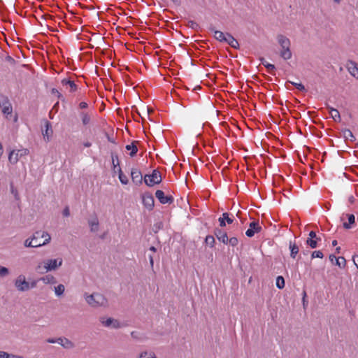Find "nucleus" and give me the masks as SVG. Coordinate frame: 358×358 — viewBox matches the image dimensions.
I'll use <instances>...</instances> for the list:
<instances>
[{
    "label": "nucleus",
    "instance_id": "nucleus-43",
    "mask_svg": "<svg viewBox=\"0 0 358 358\" xmlns=\"http://www.w3.org/2000/svg\"><path fill=\"white\" fill-rule=\"evenodd\" d=\"M223 218L225 220V222H227L228 224L233 223V220L229 217V214L227 213H224L222 214Z\"/></svg>",
    "mask_w": 358,
    "mask_h": 358
},
{
    "label": "nucleus",
    "instance_id": "nucleus-40",
    "mask_svg": "<svg viewBox=\"0 0 358 358\" xmlns=\"http://www.w3.org/2000/svg\"><path fill=\"white\" fill-rule=\"evenodd\" d=\"M289 83L292 85H293L294 86H295L297 90H299L300 91L305 90V87L301 83H294V82H292V81H289Z\"/></svg>",
    "mask_w": 358,
    "mask_h": 358
},
{
    "label": "nucleus",
    "instance_id": "nucleus-31",
    "mask_svg": "<svg viewBox=\"0 0 358 358\" xmlns=\"http://www.w3.org/2000/svg\"><path fill=\"white\" fill-rule=\"evenodd\" d=\"M118 171V173H119V179H120V181L121 182L122 184L123 185H127L128 184V182H129V180L127 177V176H125L120 168H118L117 169Z\"/></svg>",
    "mask_w": 358,
    "mask_h": 358
},
{
    "label": "nucleus",
    "instance_id": "nucleus-6",
    "mask_svg": "<svg viewBox=\"0 0 358 358\" xmlns=\"http://www.w3.org/2000/svg\"><path fill=\"white\" fill-rule=\"evenodd\" d=\"M162 180L161 173L157 170H154L151 174H147L144 177V182L149 187L159 184Z\"/></svg>",
    "mask_w": 358,
    "mask_h": 358
},
{
    "label": "nucleus",
    "instance_id": "nucleus-21",
    "mask_svg": "<svg viewBox=\"0 0 358 358\" xmlns=\"http://www.w3.org/2000/svg\"><path fill=\"white\" fill-rule=\"evenodd\" d=\"M215 236L220 241L224 244L228 243V236L225 232L222 231L221 230H217L215 231Z\"/></svg>",
    "mask_w": 358,
    "mask_h": 358
},
{
    "label": "nucleus",
    "instance_id": "nucleus-33",
    "mask_svg": "<svg viewBox=\"0 0 358 358\" xmlns=\"http://www.w3.org/2000/svg\"><path fill=\"white\" fill-rule=\"evenodd\" d=\"M348 223L344 222L343 227L345 229H350L351 228L350 224H353L355 222V217L354 215H352V214L348 215Z\"/></svg>",
    "mask_w": 358,
    "mask_h": 358
},
{
    "label": "nucleus",
    "instance_id": "nucleus-28",
    "mask_svg": "<svg viewBox=\"0 0 358 358\" xmlns=\"http://www.w3.org/2000/svg\"><path fill=\"white\" fill-rule=\"evenodd\" d=\"M289 249H290V256L292 257V258H295L296 255L298 254L299 252V248L298 246L296 245V243H293L292 242L289 243Z\"/></svg>",
    "mask_w": 358,
    "mask_h": 358
},
{
    "label": "nucleus",
    "instance_id": "nucleus-10",
    "mask_svg": "<svg viewBox=\"0 0 358 358\" xmlns=\"http://www.w3.org/2000/svg\"><path fill=\"white\" fill-rule=\"evenodd\" d=\"M262 227L258 222L253 221L249 225V229L246 231L245 234L248 237H252L256 233L261 231Z\"/></svg>",
    "mask_w": 358,
    "mask_h": 358
},
{
    "label": "nucleus",
    "instance_id": "nucleus-25",
    "mask_svg": "<svg viewBox=\"0 0 358 358\" xmlns=\"http://www.w3.org/2000/svg\"><path fill=\"white\" fill-rule=\"evenodd\" d=\"M212 31L214 33V37L216 40H217L220 42L224 41L226 36H227V33L224 34L221 31L215 30L213 29H212Z\"/></svg>",
    "mask_w": 358,
    "mask_h": 358
},
{
    "label": "nucleus",
    "instance_id": "nucleus-59",
    "mask_svg": "<svg viewBox=\"0 0 358 358\" xmlns=\"http://www.w3.org/2000/svg\"><path fill=\"white\" fill-rule=\"evenodd\" d=\"M337 245V241L334 240L332 241V245L336 246Z\"/></svg>",
    "mask_w": 358,
    "mask_h": 358
},
{
    "label": "nucleus",
    "instance_id": "nucleus-5",
    "mask_svg": "<svg viewBox=\"0 0 358 358\" xmlns=\"http://www.w3.org/2000/svg\"><path fill=\"white\" fill-rule=\"evenodd\" d=\"M99 322L106 328L118 329L124 327L120 321L111 317L102 316L99 318Z\"/></svg>",
    "mask_w": 358,
    "mask_h": 358
},
{
    "label": "nucleus",
    "instance_id": "nucleus-16",
    "mask_svg": "<svg viewBox=\"0 0 358 358\" xmlns=\"http://www.w3.org/2000/svg\"><path fill=\"white\" fill-rule=\"evenodd\" d=\"M224 42L227 43L231 47H232L235 49L239 48V43H238V41L236 38H234V36L229 33H227V36H226V38Z\"/></svg>",
    "mask_w": 358,
    "mask_h": 358
},
{
    "label": "nucleus",
    "instance_id": "nucleus-44",
    "mask_svg": "<svg viewBox=\"0 0 358 358\" xmlns=\"http://www.w3.org/2000/svg\"><path fill=\"white\" fill-rule=\"evenodd\" d=\"M112 162H113V165L114 166V171H115V169L117 168V166H118L119 163H118V159L117 157H116V159H115L114 157H113V159H112Z\"/></svg>",
    "mask_w": 358,
    "mask_h": 358
},
{
    "label": "nucleus",
    "instance_id": "nucleus-41",
    "mask_svg": "<svg viewBox=\"0 0 358 358\" xmlns=\"http://www.w3.org/2000/svg\"><path fill=\"white\" fill-rule=\"evenodd\" d=\"M324 255H323V253L321 252V251H314L312 255H311V257L312 258H323Z\"/></svg>",
    "mask_w": 358,
    "mask_h": 358
},
{
    "label": "nucleus",
    "instance_id": "nucleus-4",
    "mask_svg": "<svg viewBox=\"0 0 358 358\" xmlns=\"http://www.w3.org/2000/svg\"><path fill=\"white\" fill-rule=\"evenodd\" d=\"M14 286L18 292H27L36 287V282L29 283L24 274L18 275L14 280Z\"/></svg>",
    "mask_w": 358,
    "mask_h": 358
},
{
    "label": "nucleus",
    "instance_id": "nucleus-50",
    "mask_svg": "<svg viewBox=\"0 0 358 358\" xmlns=\"http://www.w3.org/2000/svg\"><path fill=\"white\" fill-rule=\"evenodd\" d=\"M353 262L355 264V266H357V268H358V255L353 257Z\"/></svg>",
    "mask_w": 358,
    "mask_h": 358
},
{
    "label": "nucleus",
    "instance_id": "nucleus-9",
    "mask_svg": "<svg viewBox=\"0 0 358 358\" xmlns=\"http://www.w3.org/2000/svg\"><path fill=\"white\" fill-rule=\"evenodd\" d=\"M45 128L42 129V135L45 142H49L52 136L53 131L50 122L45 121Z\"/></svg>",
    "mask_w": 358,
    "mask_h": 358
},
{
    "label": "nucleus",
    "instance_id": "nucleus-24",
    "mask_svg": "<svg viewBox=\"0 0 358 358\" xmlns=\"http://www.w3.org/2000/svg\"><path fill=\"white\" fill-rule=\"evenodd\" d=\"M24 246L25 248H38L40 244L39 243H34V238L30 236L24 240Z\"/></svg>",
    "mask_w": 358,
    "mask_h": 358
},
{
    "label": "nucleus",
    "instance_id": "nucleus-39",
    "mask_svg": "<svg viewBox=\"0 0 358 358\" xmlns=\"http://www.w3.org/2000/svg\"><path fill=\"white\" fill-rule=\"evenodd\" d=\"M39 235L40 231H37L31 236V238H34V243H42L41 241H39Z\"/></svg>",
    "mask_w": 358,
    "mask_h": 358
},
{
    "label": "nucleus",
    "instance_id": "nucleus-48",
    "mask_svg": "<svg viewBox=\"0 0 358 358\" xmlns=\"http://www.w3.org/2000/svg\"><path fill=\"white\" fill-rule=\"evenodd\" d=\"M219 222L221 227H224L226 225L225 220L223 218V217L219 218Z\"/></svg>",
    "mask_w": 358,
    "mask_h": 358
},
{
    "label": "nucleus",
    "instance_id": "nucleus-60",
    "mask_svg": "<svg viewBox=\"0 0 358 358\" xmlns=\"http://www.w3.org/2000/svg\"><path fill=\"white\" fill-rule=\"evenodd\" d=\"M340 249H341V248H340V247H338V248H337L336 249V252H337L338 253H339V252H340Z\"/></svg>",
    "mask_w": 358,
    "mask_h": 358
},
{
    "label": "nucleus",
    "instance_id": "nucleus-14",
    "mask_svg": "<svg viewBox=\"0 0 358 358\" xmlns=\"http://www.w3.org/2000/svg\"><path fill=\"white\" fill-rule=\"evenodd\" d=\"M347 69L351 76L358 79V66L355 62H348L347 64Z\"/></svg>",
    "mask_w": 358,
    "mask_h": 358
},
{
    "label": "nucleus",
    "instance_id": "nucleus-35",
    "mask_svg": "<svg viewBox=\"0 0 358 358\" xmlns=\"http://www.w3.org/2000/svg\"><path fill=\"white\" fill-rule=\"evenodd\" d=\"M276 287L279 289H282L285 287V280L282 276H278L275 282Z\"/></svg>",
    "mask_w": 358,
    "mask_h": 358
},
{
    "label": "nucleus",
    "instance_id": "nucleus-30",
    "mask_svg": "<svg viewBox=\"0 0 358 358\" xmlns=\"http://www.w3.org/2000/svg\"><path fill=\"white\" fill-rule=\"evenodd\" d=\"M10 271L8 268L0 265V278H4L10 275Z\"/></svg>",
    "mask_w": 358,
    "mask_h": 358
},
{
    "label": "nucleus",
    "instance_id": "nucleus-58",
    "mask_svg": "<svg viewBox=\"0 0 358 358\" xmlns=\"http://www.w3.org/2000/svg\"><path fill=\"white\" fill-rule=\"evenodd\" d=\"M335 3L339 4L342 0H332Z\"/></svg>",
    "mask_w": 358,
    "mask_h": 358
},
{
    "label": "nucleus",
    "instance_id": "nucleus-37",
    "mask_svg": "<svg viewBox=\"0 0 358 358\" xmlns=\"http://www.w3.org/2000/svg\"><path fill=\"white\" fill-rule=\"evenodd\" d=\"M318 239H312V238H308L306 241V243L311 248H317V242Z\"/></svg>",
    "mask_w": 358,
    "mask_h": 358
},
{
    "label": "nucleus",
    "instance_id": "nucleus-61",
    "mask_svg": "<svg viewBox=\"0 0 358 358\" xmlns=\"http://www.w3.org/2000/svg\"><path fill=\"white\" fill-rule=\"evenodd\" d=\"M306 292H304V293H303V302L305 301V296H306Z\"/></svg>",
    "mask_w": 358,
    "mask_h": 358
},
{
    "label": "nucleus",
    "instance_id": "nucleus-15",
    "mask_svg": "<svg viewBox=\"0 0 358 358\" xmlns=\"http://www.w3.org/2000/svg\"><path fill=\"white\" fill-rule=\"evenodd\" d=\"M58 344L61 345L65 349H72L75 346L71 341L64 337L58 338Z\"/></svg>",
    "mask_w": 358,
    "mask_h": 358
},
{
    "label": "nucleus",
    "instance_id": "nucleus-49",
    "mask_svg": "<svg viewBox=\"0 0 358 358\" xmlns=\"http://www.w3.org/2000/svg\"><path fill=\"white\" fill-rule=\"evenodd\" d=\"M47 342L49 343H58V338H57V339L48 338L47 340Z\"/></svg>",
    "mask_w": 358,
    "mask_h": 358
},
{
    "label": "nucleus",
    "instance_id": "nucleus-22",
    "mask_svg": "<svg viewBox=\"0 0 358 358\" xmlns=\"http://www.w3.org/2000/svg\"><path fill=\"white\" fill-rule=\"evenodd\" d=\"M62 83L64 86L69 87V91L71 92H73L77 90V86L73 81L64 79V80H62Z\"/></svg>",
    "mask_w": 358,
    "mask_h": 358
},
{
    "label": "nucleus",
    "instance_id": "nucleus-55",
    "mask_svg": "<svg viewBox=\"0 0 358 358\" xmlns=\"http://www.w3.org/2000/svg\"><path fill=\"white\" fill-rule=\"evenodd\" d=\"M9 358H24L22 356L20 355H11Z\"/></svg>",
    "mask_w": 358,
    "mask_h": 358
},
{
    "label": "nucleus",
    "instance_id": "nucleus-54",
    "mask_svg": "<svg viewBox=\"0 0 358 358\" xmlns=\"http://www.w3.org/2000/svg\"><path fill=\"white\" fill-rule=\"evenodd\" d=\"M63 215L66 217L69 215V210L68 208H66L63 211Z\"/></svg>",
    "mask_w": 358,
    "mask_h": 358
},
{
    "label": "nucleus",
    "instance_id": "nucleus-20",
    "mask_svg": "<svg viewBox=\"0 0 358 358\" xmlns=\"http://www.w3.org/2000/svg\"><path fill=\"white\" fill-rule=\"evenodd\" d=\"M329 260L333 262L334 260L336 262V264L340 267H343L345 266V259L344 257H336V256L331 255L329 256Z\"/></svg>",
    "mask_w": 358,
    "mask_h": 358
},
{
    "label": "nucleus",
    "instance_id": "nucleus-7",
    "mask_svg": "<svg viewBox=\"0 0 358 358\" xmlns=\"http://www.w3.org/2000/svg\"><path fill=\"white\" fill-rule=\"evenodd\" d=\"M29 152V150L26 148L13 150L8 155V161L10 164H15L22 157L27 156Z\"/></svg>",
    "mask_w": 358,
    "mask_h": 358
},
{
    "label": "nucleus",
    "instance_id": "nucleus-17",
    "mask_svg": "<svg viewBox=\"0 0 358 358\" xmlns=\"http://www.w3.org/2000/svg\"><path fill=\"white\" fill-rule=\"evenodd\" d=\"M90 230L92 232H96L99 229V223L97 217L94 216L88 220Z\"/></svg>",
    "mask_w": 358,
    "mask_h": 358
},
{
    "label": "nucleus",
    "instance_id": "nucleus-34",
    "mask_svg": "<svg viewBox=\"0 0 358 358\" xmlns=\"http://www.w3.org/2000/svg\"><path fill=\"white\" fill-rule=\"evenodd\" d=\"M80 115L82 122L84 125H87L90 122L91 117L90 115L87 113H82Z\"/></svg>",
    "mask_w": 358,
    "mask_h": 358
},
{
    "label": "nucleus",
    "instance_id": "nucleus-51",
    "mask_svg": "<svg viewBox=\"0 0 358 358\" xmlns=\"http://www.w3.org/2000/svg\"><path fill=\"white\" fill-rule=\"evenodd\" d=\"M149 260H150V266L152 268H153V265H154V260H153V257L152 255H149Z\"/></svg>",
    "mask_w": 358,
    "mask_h": 358
},
{
    "label": "nucleus",
    "instance_id": "nucleus-18",
    "mask_svg": "<svg viewBox=\"0 0 358 358\" xmlns=\"http://www.w3.org/2000/svg\"><path fill=\"white\" fill-rule=\"evenodd\" d=\"M40 238H43L42 243H39L40 247L48 245L51 241V236L48 232L45 231H40Z\"/></svg>",
    "mask_w": 358,
    "mask_h": 358
},
{
    "label": "nucleus",
    "instance_id": "nucleus-46",
    "mask_svg": "<svg viewBox=\"0 0 358 358\" xmlns=\"http://www.w3.org/2000/svg\"><path fill=\"white\" fill-rule=\"evenodd\" d=\"M131 336L134 339H138L140 338L139 333L137 331H132L131 333Z\"/></svg>",
    "mask_w": 358,
    "mask_h": 358
},
{
    "label": "nucleus",
    "instance_id": "nucleus-38",
    "mask_svg": "<svg viewBox=\"0 0 358 358\" xmlns=\"http://www.w3.org/2000/svg\"><path fill=\"white\" fill-rule=\"evenodd\" d=\"M343 135H344V137L347 139H349V138H350L351 140L355 139V136L350 129H345L343 131Z\"/></svg>",
    "mask_w": 358,
    "mask_h": 358
},
{
    "label": "nucleus",
    "instance_id": "nucleus-1",
    "mask_svg": "<svg viewBox=\"0 0 358 358\" xmlns=\"http://www.w3.org/2000/svg\"><path fill=\"white\" fill-rule=\"evenodd\" d=\"M63 264L62 257L47 258L38 263L36 266V271L39 273H45L50 271H55Z\"/></svg>",
    "mask_w": 358,
    "mask_h": 358
},
{
    "label": "nucleus",
    "instance_id": "nucleus-12",
    "mask_svg": "<svg viewBox=\"0 0 358 358\" xmlns=\"http://www.w3.org/2000/svg\"><path fill=\"white\" fill-rule=\"evenodd\" d=\"M142 201L144 206L148 210H152L154 206V198L152 194L146 193L142 196Z\"/></svg>",
    "mask_w": 358,
    "mask_h": 358
},
{
    "label": "nucleus",
    "instance_id": "nucleus-53",
    "mask_svg": "<svg viewBox=\"0 0 358 358\" xmlns=\"http://www.w3.org/2000/svg\"><path fill=\"white\" fill-rule=\"evenodd\" d=\"M79 106L80 108H87V104L85 102H81Z\"/></svg>",
    "mask_w": 358,
    "mask_h": 358
},
{
    "label": "nucleus",
    "instance_id": "nucleus-29",
    "mask_svg": "<svg viewBox=\"0 0 358 358\" xmlns=\"http://www.w3.org/2000/svg\"><path fill=\"white\" fill-rule=\"evenodd\" d=\"M262 64L268 70L269 73L273 74L275 67L273 64L267 62L264 58L261 59Z\"/></svg>",
    "mask_w": 358,
    "mask_h": 358
},
{
    "label": "nucleus",
    "instance_id": "nucleus-56",
    "mask_svg": "<svg viewBox=\"0 0 358 358\" xmlns=\"http://www.w3.org/2000/svg\"><path fill=\"white\" fill-rule=\"evenodd\" d=\"M149 250L153 252H155L157 251L156 248L154 246H151Z\"/></svg>",
    "mask_w": 358,
    "mask_h": 358
},
{
    "label": "nucleus",
    "instance_id": "nucleus-36",
    "mask_svg": "<svg viewBox=\"0 0 358 358\" xmlns=\"http://www.w3.org/2000/svg\"><path fill=\"white\" fill-rule=\"evenodd\" d=\"M206 244L209 245L211 248L214 247L215 238L213 236H207L205 238Z\"/></svg>",
    "mask_w": 358,
    "mask_h": 358
},
{
    "label": "nucleus",
    "instance_id": "nucleus-32",
    "mask_svg": "<svg viewBox=\"0 0 358 358\" xmlns=\"http://www.w3.org/2000/svg\"><path fill=\"white\" fill-rule=\"evenodd\" d=\"M126 149L127 150L131 151L130 152V155L131 157L134 156L136 155V153L137 152V151H138L137 147L136 146V145L134 143H132L131 144L126 145Z\"/></svg>",
    "mask_w": 358,
    "mask_h": 358
},
{
    "label": "nucleus",
    "instance_id": "nucleus-2",
    "mask_svg": "<svg viewBox=\"0 0 358 358\" xmlns=\"http://www.w3.org/2000/svg\"><path fill=\"white\" fill-rule=\"evenodd\" d=\"M84 299L86 303L92 308H106L108 306V301L102 294L94 292L92 294L85 293Z\"/></svg>",
    "mask_w": 358,
    "mask_h": 358
},
{
    "label": "nucleus",
    "instance_id": "nucleus-47",
    "mask_svg": "<svg viewBox=\"0 0 358 358\" xmlns=\"http://www.w3.org/2000/svg\"><path fill=\"white\" fill-rule=\"evenodd\" d=\"M9 357H10V355L7 352L0 351V358H9Z\"/></svg>",
    "mask_w": 358,
    "mask_h": 358
},
{
    "label": "nucleus",
    "instance_id": "nucleus-19",
    "mask_svg": "<svg viewBox=\"0 0 358 358\" xmlns=\"http://www.w3.org/2000/svg\"><path fill=\"white\" fill-rule=\"evenodd\" d=\"M41 281L46 285H53L57 282V280L52 275L48 274L41 278Z\"/></svg>",
    "mask_w": 358,
    "mask_h": 358
},
{
    "label": "nucleus",
    "instance_id": "nucleus-42",
    "mask_svg": "<svg viewBox=\"0 0 358 358\" xmlns=\"http://www.w3.org/2000/svg\"><path fill=\"white\" fill-rule=\"evenodd\" d=\"M228 243H229L231 246H236L238 243V238L236 237H232L231 238H228Z\"/></svg>",
    "mask_w": 358,
    "mask_h": 358
},
{
    "label": "nucleus",
    "instance_id": "nucleus-23",
    "mask_svg": "<svg viewBox=\"0 0 358 358\" xmlns=\"http://www.w3.org/2000/svg\"><path fill=\"white\" fill-rule=\"evenodd\" d=\"M328 108L329 110L330 115L334 120L336 122H340L341 118L338 110L331 107H329Z\"/></svg>",
    "mask_w": 358,
    "mask_h": 358
},
{
    "label": "nucleus",
    "instance_id": "nucleus-11",
    "mask_svg": "<svg viewBox=\"0 0 358 358\" xmlns=\"http://www.w3.org/2000/svg\"><path fill=\"white\" fill-rule=\"evenodd\" d=\"M155 196L163 204L171 203L173 201V198L171 196H166L162 190H157Z\"/></svg>",
    "mask_w": 358,
    "mask_h": 358
},
{
    "label": "nucleus",
    "instance_id": "nucleus-26",
    "mask_svg": "<svg viewBox=\"0 0 358 358\" xmlns=\"http://www.w3.org/2000/svg\"><path fill=\"white\" fill-rule=\"evenodd\" d=\"M138 358H157L155 353L152 351L144 350L139 353Z\"/></svg>",
    "mask_w": 358,
    "mask_h": 358
},
{
    "label": "nucleus",
    "instance_id": "nucleus-27",
    "mask_svg": "<svg viewBox=\"0 0 358 358\" xmlns=\"http://www.w3.org/2000/svg\"><path fill=\"white\" fill-rule=\"evenodd\" d=\"M65 291V287L62 284H59L58 285L54 287V292L57 296H61L63 295Z\"/></svg>",
    "mask_w": 358,
    "mask_h": 358
},
{
    "label": "nucleus",
    "instance_id": "nucleus-45",
    "mask_svg": "<svg viewBox=\"0 0 358 358\" xmlns=\"http://www.w3.org/2000/svg\"><path fill=\"white\" fill-rule=\"evenodd\" d=\"M308 238H312V239H319L317 236H316V233L313 231H311L310 233H309V237Z\"/></svg>",
    "mask_w": 358,
    "mask_h": 358
},
{
    "label": "nucleus",
    "instance_id": "nucleus-52",
    "mask_svg": "<svg viewBox=\"0 0 358 358\" xmlns=\"http://www.w3.org/2000/svg\"><path fill=\"white\" fill-rule=\"evenodd\" d=\"M175 5L180 6L181 4L180 0H171Z\"/></svg>",
    "mask_w": 358,
    "mask_h": 358
},
{
    "label": "nucleus",
    "instance_id": "nucleus-57",
    "mask_svg": "<svg viewBox=\"0 0 358 358\" xmlns=\"http://www.w3.org/2000/svg\"><path fill=\"white\" fill-rule=\"evenodd\" d=\"M84 146L85 147H90L91 146V143L90 142L85 143H84Z\"/></svg>",
    "mask_w": 358,
    "mask_h": 358
},
{
    "label": "nucleus",
    "instance_id": "nucleus-8",
    "mask_svg": "<svg viewBox=\"0 0 358 358\" xmlns=\"http://www.w3.org/2000/svg\"><path fill=\"white\" fill-rule=\"evenodd\" d=\"M0 107L4 115H10L13 112L12 105L5 96L0 97Z\"/></svg>",
    "mask_w": 358,
    "mask_h": 358
},
{
    "label": "nucleus",
    "instance_id": "nucleus-3",
    "mask_svg": "<svg viewBox=\"0 0 358 358\" xmlns=\"http://www.w3.org/2000/svg\"><path fill=\"white\" fill-rule=\"evenodd\" d=\"M276 40L278 45L280 47V56L284 60H289L292 57V52L291 51V42L290 40L282 34H278L276 36Z\"/></svg>",
    "mask_w": 358,
    "mask_h": 358
},
{
    "label": "nucleus",
    "instance_id": "nucleus-13",
    "mask_svg": "<svg viewBox=\"0 0 358 358\" xmlns=\"http://www.w3.org/2000/svg\"><path fill=\"white\" fill-rule=\"evenodd\" d=\"M131 177L134 183L140 185L142 183L143 176L141 172L138 169H132L131 171Z\"/></svg>",
    "mask_w": 358,
    "mask_h": 358
}]
</instances>
